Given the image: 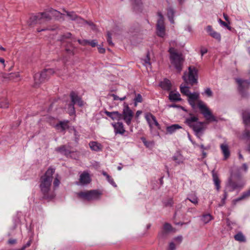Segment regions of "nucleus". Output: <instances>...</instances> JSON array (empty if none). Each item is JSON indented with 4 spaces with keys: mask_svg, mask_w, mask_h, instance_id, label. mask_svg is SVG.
I'll use <instances>...</instances> for the list:
<instances>
[{
    "mask_svg": "<svg viewBox=\"0 0 250 250\" xmlns=\"http://www.w3.org/2000/svg\"><path fill=\"white\" fill-rule=\"evenodd\" d=\"M0 62H1L3 64V67L5 66V60H4V59L3 58H0Z\"/></svg>",
    "mask_w": 250,
    "mask_h": 250,
    "instance_id": "nucleus-63",
    "label": "nucleus"
},
{
    "mask_svg": "<svg viewBox=\"0 0 250 250\" xmlns=\"http://www.w3.org/2000/svg\"><path fill=\"white\" fill-rule=\"evenodd\" d=\"M250 196V188L247 191L243 193L242 195L239 198L234 200L233 202L235 203L238 201H240L243 199L247 198Z\"/></svg>",
    "mask_w": 250,
    "mask_h": 250,
    "instance_id": "nucleus-28",
    "label": "nucleus"
},
{
    "mask_svg": "<svg viewBox=\"0 0 250 250\" xmlns=\"http://www.w3.org/2000/svg\"><path fill=\"white\" fill-rule=\"evenodd\" d=\"M188 79H187L186 78V73H185L183 76V79L186 83H187L188 80L189 83L191 85L197 83L198 78L197 70L194 67L189 66L188 67Z\"/></svg>",
    "mask_w": 250,
    "mask_h": 250,
    "instance_id": "nucleus-9",
    "label": "nucleus"
},
{
    "mask_svg": "<svg viewBox=\"0 0 250 250\" xmlns=\"http://www.w3.org/2000/svg\"><path fill=\"white\" fill-rule=\"evenodd\" d=\"M245 185L244 182H230L229 183L228 186L230 188L229 190V191H232L235 189H241L243 188Z\"/></svg>",
    "mask_w": 250,
    "mask_h": 250,
    "instance_id": "nucleus-16",
    "label": "nucleus"
},
{
    "mask_svg": "<svg viewBox=\"0 0 250 250\" xmlns=\"http://www.w3.org/2000/svg\"><path fill=\"white\" fill-rule=\"evenodd\" d=\"M91 179L88 173L84 172L81 174L80 177V182L81 185H84L89 183Z\"/></svg>",
    "mask_w": 250,
    "mask_h": 250,
    "instance_id": "nucleus-18",
    "label": "nucleus"
},
{
    "mask_svg": "<svg viewBox=\"0 0 250 250\" xmlns=\"http://www.w3.org/2000/svg\"><path fill=\"white\" fill-rule=\"evenodd\" d=\"M102 193L97 190H91L78 193V196L87 201L96 200L100 199Z\"/></svg>",
    "mask_w": 250,
    "mask_h": 250,
    "instance_id": "nucleus-7",
    "label": "nucleus"
},
{
    "mask_svg": "<svg viewBox=\"0 0 250 250\" xmlns=\"http://www.w3.org/2000/svg\"><path fill=\"white\" fill-rule=\"evenodd\" d=\"M170 62L176 70L180 73L183 68L184 59L182 54L178 53L173 47L169 49Z\"/></svg>",
    "mask_w": 250,
    "mask_h": 250,
    "instance_id": "nucleus-4",
    "label": "nucleus"
},
{
    "mask_svg": "<svg viewBox=\"0 0 250 250\" xmlns=\"http://www.w3.org/2000/svg\"><path fill=\"white\" fill-rule=\"evenodd\" d=\"M67 123V121L60 122L59 124L56 125V128L58 129H60L61 131H63L68 128Z\"/></svg>",
    "mask_w": 250,
    "mask_h": 250,
    "instance_id": "nucleus-27",
    "label": "nucleus"
},
{
    "mask_svg": "<svg viewBox=\"0 0 250 250\" xmlns=\"http://www.w3.org/2000/svg\"><path fill=\"white\" fill-rule=\"evenodd\" d=\"M175 245L173 242H171L169 245V249L168 250H175Z\"/></svg>",
    "mask_w": 250,
    "mask_h": 250,
    "instance_id": "nucleus-54",
    "label": "nucleus"
},
{
    "mask_svg": "<svg viewBox=\"0 0 250 250\" xmlns=\"http://www.w3.org/2000/svg\"><path fill=\"white\" fill-rule=\"evenodd\" d=\"M88 44H89L92 47H95L96 46H97L98 45V42L95 40H91V41H89L88 40Z\"/></svg>",
    "mask_w": 250,
    "mask_h": 250,
    "instance_id": "nucleus-47",
    "label": "nucleus"
},
{
    "mask_svg": "<svg viewBox=\"0 0 250 250\" xmlns=\"http://www.w3.org/2000/svg\"><path fill=\"white\" fill-rule=\"evenodd\" d=\"M78 42L82 45H86L88 44V40H78Z\"/></svg>",
    "mask_w": 250,
    "mask_h": 250,
    "instance_id": "nucleus-52",
    "label": "nucleus"
},
{
    "mask_svg": "<svg viewBox=\"0 0 250 250\" xmlns=\"http://www.w3.org/2000/svg\"><path fill=\"white\" fill-rule=\"evenodd\" d=\"M16 243V239H10L8 241V243L9 244L13 245V244H15Z\"/></svg>",
    "mask_w": 250,
    "mask_h": 250,
    "instance_id": "nucleus-60",
    "label": "nucleus"
},
{
    "mask_svg": "<svg viewBox=\"0 0 250 250\" xmlns=\"http://www.w3.org/2000/svg\"><path fill=\"white\" fill-rule=\"evenodd\" d=\"M180 91L183 94L187 96H188V95L190 93L188 87L183 86L182 85H181L180 86Z\"/></svg>",
    "mask_w": 250,
    "mask_h": 250,
    "instance_id": "nucleus-32",
    "label": "nucleus"
},
{
    "mask_svg": "<svg viewBox=\"0 0 250 250\" xmlns=\"http://www.w3.org/2000/svg\"><path fill=\"white\" fill-rule=\"evenodd\" d=\"M199 96V94L197 92H193L191 93L188 95V99L192 100H196L198 99Z\"/></svg>",
    "mask_w": 250,
    "mask_h": 250,
    "instance_id": "nucleus-37",
    "label": "nucleus"
},
{
    "mask_svg": "<svg viewBox=\"0 0 250 250\" xmlns=\"http://www.w3.org/2000/svg\"><path fill=\"white\" fill-rule=\"evenodd\" d=\"M182 127L178 124H174L166 127L167 133L172 134L174 133L176 130L181 128Z\"/></svg>",
    "mask_w": 250,
    "mask_h": 250,
    "instance_id": "nucleus-20",
    "label": "nucleus"
},
{
    "mask_svg": "<svg viewBox=\"0 0 250 250\" xmlns=\"http://www.w3.org/2000/svg\"><path fill=\"white\" fill-rule=\"evenodd\" d=\"M70 96L72 104H77L79 106H82L83 105V102L76 92H71Z\"/></svg>",
    "mask_w": 250,
    "mask_h": 250,
    "instance_id": "nucleus-13",
    "label": "nucleus"
},
{
    "mask_svg": "<svg viewBox=\"0 0 250 250\" xmlns=\"http://www.w3.org/2000/svg\"><path fill=\"white\" fill-rule=\"evenodd\" d=\"M145 118L150 128H152L154 126H156L158 129L160 128V125L155 117L151 113L149 112L146 113L145 115Z\"/></svg>",
    "mask_w": 250,
    "mask_h": 250,
    "instance_id": "nucleus-12",
    "label": "nucleus"
},
{
    "mask_svg": "<svg viewBox=\"0 0 250 250\" xmlns=\"http://www.w3.org/2000/svg\"><path fill=\"white\" fill-rule=\"evenodd\" d=\"M56 150L61 153L62 154H63L65 155H68L70 154V151L66 148L65 146H62L61 147H58L56 149Z\"/></svg>",
    "mask_w": 250,
    "mask_h": 250,
    "instance_id": "nucleus-29",
    "label": "nucleus"
},
{
    "mask_svg": "<svg viewBox=\"0 0 250 250\" xmlns=\"http://www.w3.org/2000/svg\"><path fill=\"white\" fill-rule=\"evenodd\" d=\"M171 226L168 223H166L164 226V229L167 231H169L171 230Z\"/></svg>",
    "mask_w": 250,
    "mask_h": 250,
    "instance_id": "nucleus-49",
    "label": "nucleus"
},
{
    "mask_svg": "<svg viewBox=\"0 0 250 250\" xmlns=\"http://www.w3.org/2000/svg\"><path fill=\"white\" fill-rule=\"evenodd\" d=\"M19 74L18 73L10 74L9 78L11 80L18 81V80H19Z\"/></svg>",
    "mask_w": 250,
    "mask_h": 250,
    "instance_id": "nucleus-40",
    "label": "nucleus"
},
{
    "mask_svg": "<svg viewBox=\"0 0 250 250\" xmlns=\"http://www.w3.org/2000/svg\"><path fill=\"white\" fill-rule=\"evenodd\" d=\"M114 101L120 100V98L118 96L113 94L111 95Z\"/></svg>",
    "mask_w": 250,
    "mask_h": 250,
    "instance_id": "nucleus-59",
    "label": "nucleus"
},
{
    "mask_svg": "<svg viewBox=\"0 0 250 250\" xmlns=\"http://www.w3.org/2000/svg\"><path fill=\"white\" fill-rule=\"evenodd\" d=\"M243 122L246 125H250V112L247 110L242 113Z\"/></svg>",
    "mask_w": 250,
    "mask_h": 250,
    "instance_id": "nucleus-24",
    "label": "nucleus"
},
{
    "mask_svg": "<svg viewBox=\"0 0 250 250\" xmlns=\"http://www.w3.org/2000/svg\"><path fill=\"white\" fill-rule=\"evenodd\" d=\"M210 36L213 38L217 40L218 42H220L221 40V36L220 34L216 32L215 31V32L211 33Z\"/></svg>",
    "mask_w": 250,
    "mask_h": 250,
    "instance_id": "nucleus-38",
    "label": "nucleus"
},
{
    "mask_svg": "<svg viewBox=\"0 0 250 250\" xmlns=\"http://www.w3.org/2000/svg\"><path fill=\"white\" fill-rule=\"evenodd\" d=\"M8 107V102L6 100H5L4 102L0 104V107L1 108H7Z\"/></svg>",
    "mask_w": 250,
    "mask_h": 250,
    "instance_id": "nucleus-48",
    "label": "nucleus"
},
{
    "mask_svg": "<svg viewBox=\"0 0 250 250\" xmlns=\"http://www.w3.org/2000/svg\"><path fill=\"white\" fill-rule=\"evenodd\" d=\"M213 219L212 216L209 214H205L202 217V220L205 224L208 223L210 221Z\"/></svg>",
    "mask_w": 250,
    "mask_h": 250,
    "instance_id": "nucleus-33",
    "label": "nucleus"
},
{
    "mask_svg": "<svg viewBox=\"0 0 250 250\" xmlns=\"http://www.w3.org/2000/svg\"><path fill=\"white\" fill-rule=\"evenodd\" d=\"M107 41L108 43H109V44H110L111 45H113V43L112 42V40H111V34H110V33L109 32H107Z\"/></svg>",
    "mask_w": 250,
    "mask_h": 250,
    "instance_id": "nucleus-46",
    "label": "nucleus"
},
{
    "mask_svg": "<svg viewBox=\"0 0 250 250\" xmlns=\"http://www.w3.org/2000/svg\"><path fill=\"white\" fill-rule=\"evenodd\" d=\"M198 107L201 113L207 121L209 122L217 121L216 117L212 115L209 109L204 103V102L201 101H198Z\"/></svg>",
    "mask_w": 250,
    "mask_h": 250,
    "instance_id": "nucleus-6",
    "label": "nucleus"
},
{
    "mask_svg": "<svg viewBox=\"0 0 250 250\" xmlns=\"http://www.w3.org/2000/svg\"><path fill=\"white\" fill-rule=\"evenodd\" d=\"M89 146L91 149L95 151H102L103 149L102 145L97 142L92 141L89 143Z\"/></svg>",
    "mask_w": 250,
    "mask_h": 250,
    "instance_id": "nucleus-19",
    "label": "nucleus"
},
{
    "mask_svg": "<svg viewBox=\"0 0 250 250\" xmlns=\"http://www.w3.org/2000/svg\"><path fill=\"white\" fill-rule=\"evenodd\" d=\"M145 63L146 66H147V65H150L149 58H147L145 60Z\"/></svg>",
    "mask_w": 250,
    "mask_h": 250,
    "instance_id": "nucleus-58",
    "label": "nucleus"
},
{
    "mask_svg": "<svg viewBox=\"0 0 250 250\" xmlns=\"http://www.w3.org/2000/svg\"><path fill=\"white\" fill-rule=\"evenodd\" d=\"M133 117V111L130 109L128 104L125 103L123 112L122 113H121V120H123L128 125H130Z\"/></svg>",
    "mask_w": 250,
    "mask_h": 250,
    "instance_id": "nucleus-8",
    "label": "nucleus"
},
{
    "mask_svg": "<svg viewBox=\"0 0 250 250\" xmlns=\"http://www.w3.org/2000/svg\"><path fill=\"white\" fill-rule=\"evenodd\" d=\"M207 32L208 33L209 35H210V34L215 32V31L212 29L211 26L208 25L206 28Z\"/></svg>",
    "mask_w": 250,
    "mask_h": 250,
    "instance_id": "nucleus-53",
    "label": "nucleus"
},
{
    "mask_svg": "<svg viewBox=\"0 0 250 250\" xmlns=\"http://www.w3.org/2000/svg\"><path fill=\"white\" fill-rule=\"evenodd\" d=\"M220 147L224 156V159H228L230 155V152L228 145L226 144H222Z\"/></svg>",
    "mask_w": 250,
    "mask_h": 250,
    "instance_id": "nucleus-23",
    "label": "nucleus"
},
{
    "mask_svg": "<svg viewBox=\"0 0 250 250\" xmlns=\"http://www.w3.org/2000/svg\"><path fill=\"white\" fill-rule=\"evenodd\" d=\"M169 99L171 101H180L181 100L180 98V94L179 92L170 91L169 94Z\"/></svg>",
    "mask_w": 250,
    "mask_h": 250,
    "instance_id": "nucleus-22",
    "label": "nucleus"
},
{
    "mask_svg": "<svg viewBox=\"0 0 250 250\" xmlns=\"http://www.w3.org/2000/svg\"><path fill=\"white\" fill-rule=\"evenodd\" d=\"M160 86L164 90H170L171 87V84L169 80L165 79L160 83Z\"/></svg>",
    "mask_w": 250,
    "mask_h": 250,
    "instance_id": "nucleus-21",
    "label": "nucleus"
},
{
    "mask_svg": "<svg viewBox=\"0 0 250 250\" xmlns=\"http://www.w3.org/2000/svg\"><path fill=\"white\" fill-rule=\"evenodd\" d=\"M72 34L70 32H67L62 36L61 40L63 41L65 39H69L71 37Z\"/></svg>",
    "mask_w": 250,
    "mask_h": 250,
    "instance_id": "nucleus-42",
    "label": "nucleus"
},
{
    "mask_svg": "<svg viewBox=\"0 0 250 250\" xmlns=\"http://www.w3.org/2000/svg\"><path fill=\"white\" fill-rule=\"evenodd\" d=\"M133 4H134V8H136L137 7H140L142 4L141 0H131Z\"/></svg>",
    "mask_w": 250,
    "mask_h": 250,
    "instance_id": "nucleus-45",
    "label": "nucleus"
},
{
    "mask_svg": "<svg viewBox=\"0 0 250 250\" xmlns=\"http://www.w3.org/2000/svg\"><path fill=\"white\" fill-rule=\"evenodd\" d=\"M204 93L207 95L208 97H210L212 95V92L209 88H207L205 90Z\"/></svg>",
    "mask_w": 250,
    "mask_h": 250,
    "instance_id": "nucleus-51",
    "label": "nucleus"
},
{
    "mask_svg": "<svg viewBox=\"0 0 250 250\" xmlns=\"http://www.w3.org/2000/svg\"><path fill=\"white\" fill-rule=\"evenodd\" d=\"M64 11L71 20L75 21L76 20L78 16L74 12H68L64 10Z\"/></svg>",
    "mask_w": 250,
    "mask_h": 250,
    "instance_id": "nucleus-35",
    "label": "nucleus"
},
{
    "mask_svg": "<svg viewBox=\"0 0 250 250\" xmlns=\"http://www.w3.org/2000/svg\"><path fill=\"white\" fill-rule=\"evenodd\" d=\"M62 15L60 12L52 8L46 10L45 12L39 13L37 15L31 17L29 22L30 25L42 23L44 21H49L52 17L59 19Z\"/></svg>",
    "mask_w": 250,
    "mask_h": 250,
    "instance_id": "nucleus-2",
    "label": "nucleus"
},
{
    "mask_svg": "<svg viewBox=\"0 0 250 250\" xmlns=\"http://www.w3.org/2000/svg\"><path fill=\"white\" fill-rule=\"evenodd\" d=\"M212 177H213V182L215 186V188L217 191H219L220 188V181L219 180V179L218 176L217 175V174H216L215 173H214L212 174Z\"/></svg>",
    "mask_w": 250,
    "mask_h": 250,
    "instance_id": "nucleus-26",
    "label": "nucleus"
},
{
    "mask_svg": "<svg viewBox=\"0 0 250 250\" xmlns=\"http://www.w3.org/2000/svg\"><path fill=\"white\" fill-rule=\"evenodd\" d=\"M188 101L189 104L191 105V106L193 108H194L195 106V102L196 100H192L188 99Z\"/></svg>",
    "mask_w": 250,
    "mask_h": 250,
    "instance_id": "nucleus-56",
    "label": "nucleus"
},
{
    "mask_svg": "<svg viewBox=\"0 0 250 250\" xmlns=\"http://www.w3.org/2000/svg\"><path fill=\"white\" fill-rule=\"evenodd\" d=\"M185 123L193 130L195 135L199 139L207 128L206 123L199 122L198 118L194 115L186 118Z\"/></svg>",
    "mask_w": 250,
    "mask_h": 250,
    "instance_id": "nucleus-3",
    "label": "nucleus"
},
{
    "mask_svg": "<svg viewBox=\"0 0 250 250\" xmlns=\"http://www.w3.org/2000/svg\"><path fill=\"white\" fill-rule=\"evenodd\" d=\"M172 159L178 165L183 164L185 160L184 156L179 151L174 154L172 157Z\"/></svg>",
    "mask_w": 250,
    "mask_h": 250,
    "instance_id": "nucleus-17",
    "label": "nucleus"
},
{
    "mask_svg": "<svg viewBox=\"0 0 250 250\" xmlns=\"http://www.w3.org/2000/svg\"><path fill=\"white\" fill-rule=\"evenodd\" d=\"M60 184V177L58 174H56L53 182L54 188H58Z\"/></svg>",
    "mask_w": 250,
    "mask_h": 250,
    "instance_id": "nucleus-36",
    "label": "nucleus"
},
{
    "mask_svg": "<svg viewBox=\"0 0 250 250\" xmlns=\"http://www.w3.org/2000/svg\"><path fill=\"white\" fill-rule=\"evenodd\" d=\"M98 50H99V52L100 53H104L105 52V49L104 48H103V47H98Z\"/></svg>",
    "mask_w": 250,
    "mask_h": 250,
    "instance_id": "nucleus-61",
    "label": "nucleus"
},
{
    "mask_svg": "<svg viewBox=\"0 0 250 250\" xmlns=\"http://www.w3.org/2000/svg\"><path fill=\"white\" fill-rule=\"evenodd\" d=\"M104 113L112 120H121V113L118 111L109 112L107 110H105Z\"/></svg>",
    "mask_w": 250,
    "mask_h": 250,
    "instance_id": "nucleus-15",
    "label": "nucleus"
},
{
    "mask_svg": "<svg viewBox=\"0 0 250 250\" xmlns=\"http://www.w3.org/2000/svg\"><path fill=\"white\" fill-rule=\"evenodd\" d=\"M235 81L238 85V89L239 92L242 96H245L246 95V90L250 86V82L240 78H236Z\"/></svg>",
    "mask_w": 250,
    "mask_h": 250,
    "instance_id": "nucleus-11",
    "label": "nucleus"
},
{
    "mask_svg": "<svg viewBox=\"0 0 250 250\" xmlns=\"http://www.w3.org/2000/svg\"><path fill=\"white\" fill-rule=\"evenodd\" d=\"M207 52H208L207 49H206V48H203V49H202L201 50V57H202L205 54L207 53Z\"/></svg>",
    "mask_w": 250,
    "mask_h": 250,
    "instance_id": "nucleus-57",
    "label": "nucleus"
},
{
    "mask_svg": "<svg viewBox=\"0 0 250 250\" xmlns=\"http://www.w3.org/2000/svg\"><path fill=\"white\" fill-rule=\"evenodd\" d=\"M234 238L236 240L239 242H245L246 241L245 236L241 232L238 233L235 235Z\"/></svg>",
    "mask_w": 250,
    "mask_h": 250,
    "instance_id": "nucleus-34",
    "label": "nucleus"
},
{
    "mask_svg": "<svg viewBox=\"0 0 250 250\" xmlns=\"http://www.w3.org/2000/svg\"><path fill=\"white\" fill-rule=\"evenodd\" d=\"M188 200L194 205H197L198 203V198L195 194L189 195L186 200Z\"/></svg>",
    "mask_w": 250,
    "mask_h": 250,
    "instance_id": "nucleus-31",
    "label": "nucleus"
},
{
    "mask_svg": "<svg viewBox=\"0 0 250 250\" xmlns=\"http://www.w3.org/2000/svg\"><path fill=\"white\" fill-rule=\"evenodd\" d=\"M75 21L77 23L80 24V26H82L87 23V21H86L78 16L77 17L76 20Z\"/></svg>",
    "mask_w": 250,
    "mask_h": 250,
    "instance_id": "nucleus-39",
    "label": "nucleus"
},
{
    "mask_svg": "<svg viewBox=\"0 0 250 250\" xmlns=\"http://www.w3.org/2000/svg\"><path fill=\"white\" fill-rule=\"evenodd\" d=\"M223 17H224V18L225 19V20L227 21L228 22H229V17L228 16V15L225 13L223 14Z\"/></svg>",
    "mask_w": 250,
    "mask_h": 250,
    "instance_id": "nucleus-62",
    "label": "nucleus"
},
{
    "mask_svg": "<svg viewBox=\"0 0 250 250\" xmlns=\"http://www.w3.org/2000/svg\"><path fill=\"white\" fill-rule=\"evenodd\" d=\"M115 134H123L125 132V129L122 123L117 122L112 124Z\"/></svg>",
    "mask_w": 250,
    "mask_h": 250,
    "instance_id": "nucleus-14",
    "label": "nucleus"
},
{
    "mask_svg": "<svg viewBox=\"0 0 250 250\" xmlns=\"http://www.w3.org/2000/svg\"><path fill=\"white\" fill-rule=\"evenodd\" d=\"M69 111L70 115H72L75 113V108L73 104H70L69 106Z\"/></svg>",
    "mask_w": 250,
    "mask_h": 250,
    "instance_id": "nucleus-50",
    "label": "nucleus"
},
{
    "mask_svg": "<svg viewBox=\"0 0 250 250\" xmlns=\"http://www.w3.org/2000/svg\"><path fill=\"white\" fill-rule=\"evenodd\" d=\"M159 19L156 25V32L158 36L164 37L165 35V26L164 24V19L162 14L159 12L158 13Z\"/></svg>",
    "mask_w": 250,
    "mask_h": 250,
    "instance_id": "nucleus-10",
    "label": "nucleus"
},
{
    "mask_svg": "<svg viewBox=\"0 0 250 250\" xmlns=\"http://www.w3.org/2000/svg\"><path fill=\"white\" fill-rule=\"evenodd\" d=\"M55 73L53 69H45L40 73H38L35 74L34 78L35 81V86H38L40 83L43 82L45 80L52 74Z\"/></svg>",
    "mask_w": 250,
    "mask_h": 250,
    "instance_id": "nucleus-5",
    "label": "nucleus"
},
{
    "mask_svg": "<svg viewBox=\"0 0 250 250\" xmlns=\"http://www.w3.org/2000/svg\"><path fill=\"white\" fill-rule=\"evenodd\" d=\"M134 101H135V105H136L137 103L142 102V96L140 94H138L136 96V98L134 99Z\"/></svg>",
    "mask_w": 250,
    "mask_h": 250,
    "instance_id": "nucleus-44",
    "label": "nucleus"
},
{
    "mask_svg": "<svg viewBox=\"0 0 250 250\" xmlns=\"http://www.w3.org/2000/svg\"><path fill=\"white\" fill-rule=\"evenodd\" d=\"M74 47L72 45H71L70 48L66 47L65 48V51L68 54L73 55H74Z\"/></svg>",
    "mask_w": 250,
    "mask_h": 250,
    "instance_id": "nucleus-41",
    "label": "nucleus"
},
{
    "mask_svg": "<svg viewBox=\"0 0 250 250\" xmlns=\"http://www.w3.org/2000/svg\"><path fill=\"white\" fill-rule=\"evenodd\" d=\"M244 137L250 138V132L249 130H246L243 134Z\"/></svg>",
    "mask_w": 250,
    "mask_h": 250,
    "instance_id": "nucleus-55",
    "label": "nucleus"
},
{
    "mask_svg": "<svg viewBox=\"0 0 250 250\" xmlns=\"http://www.w3.org/2000/svg\"><path fill=\"white\" fill-rule=\"evenodd\" d=\"M174 11L172 8H168L167 9V16L170 21V23L173 24L174 23Z\"/></svg>",
    "mask_w": 250,
    "mask_h": 250,
    "instance_id": "nucleus-25",
    "label": "nucleus"
},
{
    "mask_svg": "<svg viewBox=\"0 0 250 250\" xmlns=\"http://www.w3.org/2000/svg\"><path fill=\"white\" fill-rule=\"evenodd\" d=\"M142 112L141 110H138L136 113V117H138L141 114Z\"/></svg>",
    "mask_w": 250,
    "mask_h": 250,
    "instance_id": "nucleus-64",
    "label": "nucleus"
},
{
    "mask_svg": "<svg viewBox=\"0 0 250 250\" xmlns=\"http://www.w3.org/2000/svg\"><path fill=\"white\" fill-rule=\"evenodd\" d=\"M55 171V168L50 167L40 178V188L44 198L52 199L54 197V194L51 189V185L52 175Z\"/></svg>",
    "mask_w": 250,
    "mask_h": 250,
    "instance_id": "nucleus-1",
    "label": "nucleus"
},
{
    "mask_svg": "<svg viewBox=\"0 0 250 250\" xmlns=\"http://www.w3.org/2000/svg\"><path fill=\"white\" fill-rule=\"evenodd\" d=\"M218 22L220 24V25L227 27L229 30H230V26H229L227 23L221 20V19H219L218 20Z\"/></svg>",
    "mask_w": 250,
    "mask_h": 250,
    "instance_id": "nucleus-43",
    "label": "nucleus"
},
{
    "mask_svg": "<svg viewBox=\"0 0 250 250\" xmlns=\"http://www.w3.org/2000/svg\"><path fill=\"white\" fill-rule=\"evenodd\" d=\"M102 174L104 176L107 181L113 187H116L117 185H116L115 183L114 182L113 179L112 178V177L109 176L106 172L103 171Z\"/></svg>",
    "mask_w": 250,
    "mask_h": 250,
    "instance_id": "nucleus-30",
    "label": "nucleus"
}]
</instances>
